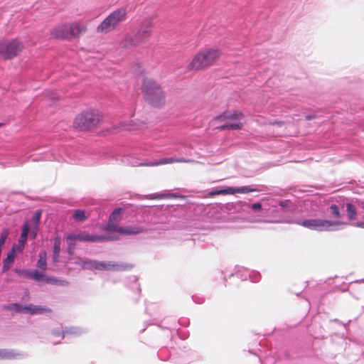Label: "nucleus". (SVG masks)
<instances>
[{"mask_svg": "<svg viewBox=\"0 0 364 364\" xmlns=\"http://www.w3.org/2000/svg\"><path fill=\"white\" fill-rule=\"evenodd\" d=\"M142 92L145 100L154 107L164 105L165 94L160 85L150 78H145L142 84Z\"/></svg>", "mask_w": 364, "mask_h": 364, "instance_id": "4", "label": "nucleus"}, {"mask_svg": "<svg viewBox=\"0 0 364 364\" xmlns=\"http://www.w3.org/2000/svg\"><path fill=\"white\" fill-rule=\"evenodd\" d=\"M228 114V117L229 119H242L244 117V114L242 112L239 110H233V111H226Z\"/></svg>", "mask_w": 364, "mask_h": 364, "instance_id": "24", "label": "nucleus"}, {"mask_svg": "<svg viewBox=\"0 0 364 364\" xmlns=\"http://www.w3.org/2000/svg\"><path fill=\"white\" fill-rule=\"evenodd\" d=\"M299 224L309 230L322 232L329 231L331 227L341 225V222L315 218L305 220Z\"/></svg>", "mask_w": 364, "mask_h": 364, "instance_id": "8", "label": "nucleus"}, {"mask_svg": "<svg viewBox=\"0 0 364 364\" xmlns=\"http://www.w3.org/2000/svg\"><path fill=\"white\" fill-rule=\"evenodd\" d=\"M122 208H118L114 209L109 218V221L118 223L121 220Z\"/></svg>", "mask_w": 364, "mask_h": 364, "instance_id": "19", "label": "nucleus"}, {"mask_svg": "<svg viewBox=\"0 0 364 364\" xmlns=\"http://www.w3.org/2000/svg\"><path fill=\"white\" fill-rule=\"evenodd\" d=\"M25 48L18 38L3 39L0 41V59L8 60L18 56Z\"/></svg>", "mask_w": 364, "mask_h": 364, "instance_id": "7", "label": "nucleus"}, {"mask_svg": "<svg viewBox=\"0 0 364 364\" xmlns=\"http://www.w3.org/2000/svg\"><path fill=\"white\" fill-rule=\"evenodd\" d=\"M227 124L228 126V129L232 130H239L242 129L243 127V123L238 122L235 123H230L227 122Z\"/></svg>", "mask_w": 364, "mask_h": 364, "instance_id": "28", "label": "nucleus"}, {"mask_svg": "<svg viewBox=\"0 0 364 364\" xmlns=\"http://www.w3.org/2000/svg\"><path fill=\"white\" fill-rule=\"evenodd\" d=\"M119 265L114 264V263H112V262L106 263L104 262L95 261V264L94 269H97V270H107V271L117 270L119 269Z\"/></svg>", "mask_w": 364, "mask_h": 364, "instance_id": "13", "label": "nucleus"}, {"mask_svg": "<svg viewBox=\"0 0 364 364\" xmlns=\"http://www.w3.org/2000/svg\"><path fill=\"white\" fill-rule=\"evenodd\" d=\"M74 260L75 261L73 262V263L80 266L81 267H82V262H81V261H85V259H82L79 258V257L74 259Z\"/></svg>", "mask_w": 364, "mask_h": 364, "instance_id": "40", "label": "nucleus"}, {"mask_svg": "<svg viewBox=\"0 0 364 364\" xmlns=\"http://www.w3.org/2000/svg\"><path fill=\"white\" fill-rule=\"evenodd\" d=\"M144 232V229L139 226L121 227V229H119L120 235H138Z\"/></svg>", "mask_w": 364, "mask_h": 364, "instance_id": "12", "label": "nucleus"}, {"mask_svg": "<svg viewBox=\"0 0 364 364\" xmlns=\"http://www.w3.org/2000/svg\"><path fill=\"white\" fill-rule=\"evenodd\" d=\"M87 31V26L82 21H75L57 24L50 31L52 38L68 41L79 38Z\"/></svg>", "mask_w": 364, "mask_h": 364, "instance_id": "2", "label": "nucleus"}, {"mask_svg": "<svg viewBox=\"0 0 364 364\" xmlns=\"http://www.w3.org/2000/svg\"><path fill=\"white\" fill-rule=\"evenodd\" d=\"M222 51L216 47H205L198 50L187 65L189 71H203L216 65Z\"/></svg>", "mask_w": 364, "mask_h": 364, "instance_id": "1", "label": "nucleus"}, {"mask_svg": "<svg viewBox=\"0 0 364 364\" xmlns=\"http://www.w3.org/2000/svg\"><path fill=\"white\" fill-rule=\"evenodd\" d=\"M103 121V115L99 110L87 109L76 115L73 127L81 132L94 131L101 126Z\"/></svg>", "mask_w": 364, "mask_h": 364, "instance_id": "3", "label": "nucleus"}, {"mask_svg": "<svg viewBox=\"0 0 364 364\" xmlns=\"http://www.w3.org/2000/svg\"><path fill=\"white\" fill-rule=\"evenodd\" d=\"M346 210L348 212V219L353 220L356 218L357 211L355 207L351 203L346 204Z\"/></svg>", "mask_w": 364, "mask_h": 364, "instance_id": "21", "label": "nucleus"}, {"mask_svg": "<svg viewBox=\"0 0 364 364\" xmlns=\"http://www.w3.org/2000/svg\"><path fill=\"white\" fill-rule=\"evenodd\" d=\"M82 262V268L87 269L90 270L95 269L94 267L95 264V260H91L89 259H85V261H81Z\"/></svg>", "mask_w": 364, "mask_h": 364, "instance_id": "26", "label": "nucleus"}, {"mask_svg": "<svg viewBox=\"0 0 364 364\" xmlns=\"http://www.w3.org/2000/svg\"><path fill=\"white\" fill-rule=\"evenodd\" d=\"M127 18V11L125 8H119L111 12L97 27L98 33H108L115 30Z\"/></svg>", "mask_w": 364, "mask_h": 364, "instance_id": "6", "label": "nucleus"}, {"mask_svg": "<svg viewBox=\"0 0 364 364\" xmlns=\"http://www.w3.org/2000/svg\"><path fill=\"white\" fill-rule=\"evenodd\" d=\"M184 198L183 196H178L176 193H155L153 194L149 198L150 199H164V198Z\"/></svg>", "mask_w": 364, "mask_h": 364, "instance_id": "16", "label": "nucleus"}, {"mask_svg": "<svg viewBox=\"0 0 364 364\" xmlns=\"http://www.w3.org/2000/svg\"><path fill=\"white\" fill-rule=\"evenodd\" d=\"M47 283L53 284H64L66 282L63 280H58L54 277H44V280Z\"/></svg>", "mask_w": 364, "mask_h": 364, "instance_id": "29", "label": "nucleus"}, {"mask_svg": "<svg viewBox=\"0 0 364 364\" xmlns=\"http://www.w3.org/2000/svg\"><path fill=\"white\" fill-rule=\"evenodd\" d=\"M22 275L25 277L33 279V272L28 270H23Z\"/></svg>", "mask_w": 364, "mask_h": 364, "instance_id": "35", "label": "nucleus"}, {"mask_svg": "<svg viewBox=\"0 0 364 364\" xmlns=\"http://www.w3.org/2000/svg\"><path fill=\"white\" fill-rule=\"evenodd\" d=\"M1 126H2V124L0 123V127H1Z\"/></svg>", "mask_w": 364, "mask_h": 364, "instance_id": "48", "label": "nucleus"}, {"mask_svg": "<svg viewBox=\"0 0 364 364\" xmlns=\"http://www.w3.org/2000/svg\"><path fill=\"white\" fill-rule=\"evenodd\" d=\"M122 226H118L117 223L108 221V223L105 228V230L109 232H118L119 234V229Z\"/></svg>", "mask_w": 364, "mask_h": 364, "instance_id": "23", "label": "nucleus"}, {"mask_svg": "<svg viewBox=\"0 0 364 364\" xmlns=\"http://www.w3.org/2000/svg\"><path fill=\"white\" fill-rule=\"evenodd\" d=\"M29 232L28 222H25L22 227V232L21 234L18 242L23 245H26L28 235Z\"/></svg>", "mask_w": 364, "mask_h": 364, "instance_id": "15", "label": "nucleus"}, {"mask_svg": "<svg viewBox=\"0 0 364 364\" xmlns=\"http://www.w3.org/2000/svg\"><path fill=\"white\" fill-rule=\"evenodd\" d=\"M45 274L43 272H40L38 270H35L33 272V279L35 281H42L44 280Z\"/></svg>", "mask_w": 364, "mask_h": 364, "instance_id": "31", "label": "nucleus"}, {"mask_svg": "<svg viewBox=\"0 0 364 364\" xmlns=\"http://www.w3.org/2000/svg\"><path fill=\"white\" fill-rule=\"evenodd\" d=\"M355 226L364 229V222H358L355 224Z\"/></svg>", "mask_w": 364, "mask_h": 364, "instance_id": "43", "label": "nucleus"}, {"mask_svg": "<svg viewBox=\"0 0 364 364\" xmlns=\"http://www.w3.org/2000/svg\"><path fill=\"white\" fill-rule=\"evenodd\" d=\"M25 245L23 244H21L18 242L17 245H13L12 248L10 250V251H14V253L16 255V253H21L23 252L24 249Z\"/></svg>", "mask_w": 364, "mask_h": 364, "instance_id": "32", "label": "nucleus"}, {"mask_svg": "<svg viewBox=\"0 0 364 364\" xmlns=\"http://www.w3.org/2000/svg\"><path fill=\"white\" fill-rule=\"evenodd\" d=\"M274 124L278 125V126H282V125H283L284 122H276Z\"/></svg>", "mask_w": 364, "mask_h": 364, "instance_id": "46", "label": "nucleus"}, {"mask_svg": "<svg viewBox=\"0 0 364 364\" xmlns=\"http://www.w3.org/2000/svg\"><path fill=\"white\" fill-rule=\"evenodd\" d=\"M218 129H220V130L228 129V126L227 124V122H225L224 124L218 127Z\"/></svg>", "mask_w": 364, "mask_h": 364, "instance_id": "42", "label": "nucleus"}, {"mask_svg": "<svg viewBox=\"0 0 364 364\" xmlns=\"http://www.w3.org/2000/svg\"><path fill=\"white\" fill-rule=\"evenodd\" d=\"M66 239L68 240H73V241L78 240L77 234H76V235L75 234H70L66 237Z\"/></svg>", "mask_w": 364, "mask_h": 364, "instance_id": "38", "label": "nucleus"}, {"mask_svg": "<svg viewBox=\"0 0 364 364\" xmlns=\"http://www.w3.org/2000/svg\"><path fill=\"white\" fill-rule=\"evenodd\" d=\"M190 162L189 159H186L184 158H173V157H168V158H162L159 159V161L147 163V164H141V166H157L161 165H165L168 164H173V163H188Z\"/></svg>", "mask_w": 364, "mask_h": 364, "instance_id": "9", "label": "nucleus"}, {"mask_svg": "<svg viewBox=\"0 0 364 364\" xmlns=\"http://www.w3.org/2000/svg\"><path fill=\"white\" fill-rule=\"evenodd\" d=\"M262 208V204L260 203H255L252 205V209L254 210H260Z\"/></svg>", "mask_w": 364, "mask_h": 364, "instance_id": "39", "label": "nucleus"}, {"mask_svg": "<svg viewBox=\"0 0 364 364\" xmlns=\"http://www.w3.org/2000/svg\"><path fill=\"white\" fill-rule=\"evenodd\" d=\"M151 22L143 21L133 34H127L120 44L124 48L136 46L148 41L151 33Z\"/></svg>", "mask_w": 364, "mask_h": 364, "instance_id": "5", "label": "nucleus"}, {"mask_svg": "<svg viewBox=\"0 0 364 364\" xmlns=\"http://www.w3.org/2000/svg\"><path fill=\"white\" fill-rule=\"evenodd\" d=\"M228 115L227 114V112H224L220 115L217 116L216 117H215L214 120L218 121V122L227 121V120H229V117H228Z\"/></svg>", "mask_w": 364, "mask_h": 364, "instance_id": "34", "label": "nucleus"}, {"mask_svg": "<svg viewBox=\"0 0 364 364\" xmlns=\"http://www.w3.org/2000/svg\"><path fill=\"white\" fill-rule=\"evenodd\" d=\"M14 271H15L16 273L22 275V271L23 270H20V269H16Z\"/></svg>", "mask_w": 364, "mask_h": 364, "instance_id": "45", "label": "nucleus"}, {"mask_svg": "<svg viewBox=\"0 0 364 364\" xmlns=\"http://www.w3.org/2000/svg\"><path fill=\"white\" fill-rule=\"evenodd\" d=\"M16 255L14 253V251H9L7 253L6 257L3 261V267L2 271L6 272L8 271L12 266Z\"/></svg>", "mask_w": 364, "mask_h": 364, "instance_id": "14", "label": "nucleus"}, {"mask_svg": "<svg viewBox=\"0 0 364 364\" xmlns=\"http://www.w3.org/2000/svg\"><path fill=\"white\" fill-rule=\"evenodd\" d=\"M74 250V245H70L68 247V252L70 254H72Z\"/></svg>", "mask_w": 364, "mask_h": 364, "instance_id": "44", "label": "nucleus"}, {"mask_svg": "<svg viewBox=\"0 0 364 364\" xmlns=\"http://www.w3.org/2000/svg\"><path fill=\"white\" fill-rule=\"evenodd\" d=\"M330 209L331 210V213H332L333 215L336 218H340L341 217V213L339 211V208H338V205H336L335 204H332L330 206Z\"/></svg>", "mask_w": 364, "mask_h": 364, "instance_id": "30", "label": "nucleus"}, {"mask_svg": "<svg viewBox=\"0 0 364 364\" xmlns=\"http://www.w3.org/2000/svg\"><path fill=\"white\" fill-rule=\"evenodd\" d=\"M231 191H232V187H227L224 189H220V190H214V191H210L208 193V196L213 197V196H218V195H227V194L231 195Z\"/></svg>", "mask_w": 364, "mask_h": 364, "instance_id": "20", "label": "nucleus"}, {"mask_svg": "<svg viewBox=\"0 0 364 364\" xmlns=\"http://www.w3.org/2000/svg\"><path fill=\"white\" fill-rule=\"evenodd\" d=\"M4 309L9 310V311H14L16 312H22L24 313L23 307L16 303L11 304L8 306H4Z\"/></svg>", "mask_w": 364, "mask_h": 364, "instance_id": "25", "label": "nucleus"}, {"mask_svg": "<svg viewBox=\"0 0 364 364\" xmlns=\"http://www.w3.org/2000/svg\"><path fill=\"white\" fill-rule=\"evenodd\" d=\"M41 212L40 210L36 211L31 220L39 223L40 219H41Z\"/></svg>", "mask_w": 364, "mask_h": 364, "instance_id": "36", "label": "nucleus"}, {"mask_svg": "<svg viewBox=\"0 0 364 364\" xmlns=\"http://www.w3.org/2000/svg\"><path fill=\"white\" fill-rule=\"evenodd\" d=\"M88 217V215L84 210L77 209L75 210L73 214V218L75 221L77 222H83Z\"/></svg>", "mask_w": 364, "mask_h": 364, "instance_id": "17", "label": "nucleus"}, {"mask_svg": "<svg viewBox=\"0 0 364 364\" xmlns=\"http://www.w3.org/2000/svg\"><path fill=\"white\" fill-rule=\"evenodd\" d=\"M60 251V240L56 237L54 242L53 254L55 257H58Z\"/></svg>", "mask_w": 364, "mask_h": 364, "instance_id": "27", "label": "nucleus"}, {"mask_svg": "<svg viewBox=\"0 0 364 364\" xmlns=\"http://www.w3.org/2000/svg\"><path fill=\"white\" fill-rule=\"evenodd\" d=\"M29 232H31V237L32 239H35L37 235L38 230H30Z\"/></svg>", "mask_w": 364, "mask_h": 364, "instance_id": "41", "label": "nucleus"}, {"mask_svg": "<svg viewBox=\"0 0 364 364\" xmlns=\"http://www.w3.org/2000/svg\"><path fill=\"white\" fill-rule=\"evenodd\" d=\"M24 313H29L31 314H40L44 312L50 313L52 310L48 307H43L41 306H34L30 304L28 306H24Z\"/></svg>", "mask_w": 364, "mask_h": 364, "instance_id": "11", "label": "nucleus"}, {"mask_svg": "<svg viewBox=\"0 0 364 364\" xmlns=\"http://www.w3.org/2000/svg\"><path fill=\"white\" fill-rule=\"evenodd\" d=\"M78 240L82 242H102L106 240L105 237L90 235L85 232L77 234Z\"/></svg>", "mask_w": 364, "mask_h": 364, "instance_id": "10", "label": "nucleus"}, {"mask_svg": "<svg viewBox=\"0 0 364 364\" xmlns=\"http://www.w3.org/2000/svg\"><path fill=\"white\" fill-rule=\"evenodd\" d=\"M46 255V252H41L37 262V267L43 270L47 269Z\"/></svg>", "mask_w": 364, "mask_h": 364, "instance_id": "18", "label": "nucleus"}, {"mask_svg": "<svg viewBox=\"0 0 364 364\" xmlns=\"http://www.w3.org/2000/svg\"><path fill=\"white\" fill-rule=\"evenodd\" d=\"M255 191L254 189L250 186H242L240 188H232L231 191V195L235 193H248Z\"/></svg>", "mask_w": 364, "mask_h": 364, "instance_id": "22", "label": "nucleus"}, {"mask_svg": "<svg viewBox=\"0 0 364 364\" xmlns=\"http://www.w3.org/2000/svg\"><path fill=\"white\" fill-rule=\"evenodd\" d=\"M306 119L307 120H309V119H313V117H312V116H306Z\"/></svg>", "mask_w": 364, "mask_h": 364, "instance_id": "47", "label": "nucleus"}, {"mask_svg": "<svg viewBox=\"0 0 364 364\" xmlns=\"http://www.w3.org/2000/svg\"><path fill=\"white\" fill-rule=\"evenodd\" d=\"M28 222L29 231L30 230H38L39 223L31 220Z\"/></svg>", "mask_w": 364, "mask_h": 364, "instance_id": "33", "label": "nucleus"}, {"mask_svg": "<svg viewBox=\"0 0 364 364\" xmlns=\"http://www.w3.org/2000/svg\"><path fill=\"white\" fill-rule=\"evenodd\" d=\"M10 356V353L4 350L0 349V359L9 358Z\"/></svg>", "mask_w": 364, "mask_h": 364, "instance_id": "37", "label": "nucleus"}]
</instances>
